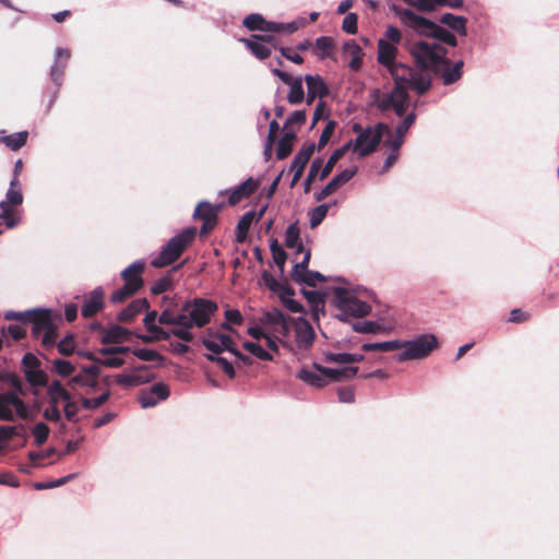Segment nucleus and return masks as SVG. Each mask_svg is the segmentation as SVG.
Masks as SVG:
<instances>
[{
    "mask_svg": "<svg viewBox=\"0 0 559 559\" xmlns=\"http://www.w3.org/2000/svg\"><path fill=\"white\" fill-rule=\"evenodd\" d=\"M260 321L269 326L284 347L289 350L307 349L314 341V330L311 323L302 317L293 319L280 309L273 308L263 313Z\"/></svg>",
    "mask_w": 559,
    "mask_h": 559,
    "instance_id": "f257e3e1",
    "label": "nucleus"
},
{
    "mask_svg": "<svg viewBox=\"0 0 559 559\" xmlns=\"http://www.w3.org/2000/svg\"><path fill=\"white\" fill-rule=\"evenodd\" d=\"M409 52L417 67L425 68L430 74L438 75L443 85H451L462 78V60L452 63L448 58L445 47H438L433 43H414Z\"/></svg>",
    "mask_w": 559,
    "mask_h": 559,
    "instance_id": "f03ea898",
    "label": "nucleus"
},
{
    "mask_svg": "<svg viewBox=\"0 0 559 559\" xmlns=\"http://www.w3.org/2000/svg\"><path fill=\"white\" fill-rule=\"evenodd\" d=\"M395 14L400 21L413 28L420 36H425V39L418 43H433L438 47H444L442 44H447L451 47L457 45L456 37L442 26L437 25L430 20L414 13L409 9H397L393 7Z\"/></svg>",
    "mask_w": 559,
    "mask_h": 559,
    "instance_id": "7ed1b4c3",
    "label": "nucleus"
},
{
    "mask_svg": "<svg viewBox=\"0 0 559 559\" xmlns=\"http://www.w3.org/2000/svg\"><path fill=\"white\" fill-rule=\"evenodd\" d=\"M181 308L186 313L185 326L173 329V334L183 342H191L193 334L190 330L193 326L202 328L207 324L217 310V305L209 299L194 298L186 301Z\"/></svg>",
    "mask_w": 559,
    "mask_h": 559,
    "instance_id": "20e7f679",
    "label": "nucleus"
},
{
    "mask_svg": "<svg viewBox=\"0 0 559 559\" xmlns=\"http://www.w3.org/2000/svg\"><path fill=\"white\" fill-rule=\"evenodd\" d=\"M195 235L197 229L194 227H187L171 237L160 248V251L152 258V266L160 269L173 264L192 245Z\"/></svg>",
    "mask_w": 559,
    "mask_h": 559,
    "instance_id": "39448f33",
    "label": "nucleus"
},
{
    "mask_svg": "<svg viewBox=\"0 0 559 559\" xmlns=\"http://www.w3.org/2000/svg\"><path fill=\"white\" fill-rule=\"evenodd\" d=\"M332 294L333 305L338 311L335 317L341 321H348L350 318H362L371 312V306L361 300L355 290L335 287Z\"/></svg>",
    "mask_w": 559,
    "mask_h": 559,
    "instance_id": "423d86ee",
    "label": "nucleus"
},
{
    "mask_svg": "<svg viewBox=\"0 0 559 559\" xmlns=\"http://www.w3.org/2000/svg\"><path fill=\"white\" fill-rule=\"evenodd\" d=\"M388 70L395 82V86L413 88L419 95L425 94L431 87V74L423 67L413 69L406 64L395 62Z\"/></svg>",
    "mask_w": 559,
    "mask_h": 559,
    "instance_id": "0eeeda50",
    "label": "nucleus"
},
{
    "mask_svg": "<svg viewBox=\"0 0 559 559\" xmlns=\"http://www.w3.org/2000/svg\"><path fill=\"white\" fill-rule=\"evenodd\" d=\"M400 344L403 350L394 357L397 362L424 359L439 345L436 335L430 333L421 334L414 340L400 341Z\"/></svg>",
    "mask_w": 559,
    "mask_h": 559,
    "instance_id": "6e6552de",
    "label": "nucleus"
},
{
    "mask_svg": "<svg viewBox=\"0 0 559 559\" xmlns=\"http://www.w3.org/2000/svg\"><path fill=\"white\" fill-rule=\"evenodd\" d=\"M353 130L357 133L354 141V150L362 157L376 151L384 135V132H389V126L383 122H379L373 127H367L364 129L360 124L356 123L354 124Z\"/></svg>",
    "mask_w": 559,
    "mask_h": 559,
    "instance_id": "1a4fd4ad",
    "label": "nucleus"
},
{
    "mask_svg": "<svg viewBox=\"0 0 559 559\" xmlns=\"http://www.w3.org/2000/svg\"><path fill=\"white\" fill-rule=\"evenodd\" d=\"M372 96L379 110L386 111L392 108L399 117L404 116L409 100L405 86H394L391 92L383 94L381 98L380 91L373 90Z\"/></svg>",
    "mask_w": 559,
    "mask_h": 559,
    "instance_id": "9d476101",
    "label": "nucleus"
},
{
    "mask_svg": "<svg viewBox=\"0 0 559 559\" xmlns=\"http://www.w3.org/2000/svg\"><path fill=\"white\" fill-rule=\"evenodd\" d=\"M32 419V412L25 402L13 392L0 393V420L12 421L15 417Z\"/></svg>",
    "mask_w": 559,
    "mask_h": 559,
    "instance_id": "9b49d317",
    "label": "nucleus"
},
{
    "mask_svg": "<svg viewBox=\"0 0 559 559\" xmlns=\"http://www.w3.org/2000/svg\"><path fill=\"white\" fill-rule=\"evenodd\" d=\"M21 364L25 379L32 386H46L48 384V376L40 368V361L34 354H25Z\"/></svg>",
    "mask_w": 559,
    "mask_h": 559,
    "instance_id": "f8f14e48",
    "label": "nucleus"
},
{
    "mask_svg": "<svg viewBox=\"0 0 559 559\" xmlns=\"http://www.w3.org/2000/svg\"><path fill=\"white\" fill-rule=\"evenodd\" d=\"M70 57H71V51L68 48H61V47L56 48L55 60H53L52 66L50 67V72H49L50 80L56 85V91L53 92V94L50 98L49 107L55 103V99L57 98V95H58V90L61 87V85L63 83L64 71H66L67 63H68Z\"/></svg>",
    "mask_w": 559,
    "mask_h": 559,
    "instance_id": "ddd939ff",
    "label": "nucleus"
},
{
    "mask_svg": "<svg viewBox=\"0 0 559 559\" xmlns=\"http://www.w3.org/2000/svg\"><path fill=\"white\" fill-rule=\"evenodd\" d=\"M202 344L206 349L214 354H221L227 350L231 353L235 357H237L239 360L243 361L245 364L250 361V358L248 356L243 355L235 347V343L229 335L216 334L214 340L204 338L202 341Z\"/></svg>",
    "mask_w": 559,
    "mask_h": 559,
    "instance_id": "4468645a",
    "label": "nucleus"
},
{
    "mask_svg": "<svg viewBox=\"0 0 559 559\" xmlns=\"http://www.w3.org/2000/svg\"><path fill=\"white\" fill-rule=\"evenodd\" d=\"M272 73L277 76L283 83L289 86V93L287 95V100L292 105L300 104L305 98V92L302 86V81L305 80L301 75L292 76L290 74L280 70L272 69Z\"/></svg>",
    "mask_w": 559,
    "mask_h": 559,
    "instance_id": "2eb2a0df",
    "label": "nucleus"
},
{
    "mask_svg": "<svg viewBox=\"0 0 559 559\" xmlns=\"http://www.w3.org/2000/svg\"><path fill=\"white\" fill-rule=\"evenodd\" d=\"M170 395L169 386L165 382L154 383L148 390L142 391L138 401L142 408H151Z\"/></svg>",
    "mask_w": 559,
    "mask_h": 559,
    "instance_id": "dca6fc26",
    "label": "nucleus"
},
{
    "mask_svg": "<svg viewBox=\"0 0 559 559\" xmlns=\"http://www.w3.org/2000/svg\"><path fill=\"white\" fill-rule=\"evenodd\" d=\"M254 57L260 60L271 55V46H275V39L271 35H252L250 38L240 39Z\"/></svg>",
    "mask_w": 559,
    "mask_h": 559,
    "instance_id": "f3484780",
    "label": "nucleus"
},
{
    "mask_svg": "<svg viewBox=\"0 0 559 559\" xmlns=\"http://www.w3.org/2000/svg\"><path fill=\"white\" fill-rule=\"evenodd\" d=\"M358 171L356 165L346 168L334 176L330 182L320 191L314 192L313 197L317 202H321L326 199L330 194L335 192L338 188L347 183Z\"/></svg>",
    "mask_w": 559,
    "mask_h": 559,
    "instance_id": "a211bd4d",
    "label": "nucleus"
},
{
    "mask_svg": "<svg viewBox=\"0 0 559 559\" xmlns=\"http://www.w3.org/2000/svg\"><path fill=\"white\" fill-rule=\"evenodd\" d=\"M259 187V180L249 177L233 189L221 191L219 194H228V203L236 205L241 200L250 197Z\"/></svg>",
    "mask_w": 559,
    "mask_h": 559,
    "instance_id": "6ab92c4d",
    "label": "nucleus"
},
{
    "mask_svg": "<svg viewBox=\"0 0 559 559\" xmlns=\"http://www.w3.org/2000/svg\"><path fill=\"white\" fill-rule=\"evenodd\" d=\"M144 270V260H136L133 263H131L121 272V277L124 281V284H130L131 286L135 287L136 292H139L144 285V281L142 278Z\"/></svg>",
    "mask_w": 559,
    "mask_h": 559,
    "instance_id": "aec40b11",
    "label": "nucleus"
},
{
    "mask_svg": "<svg viewBox=\"0 0 559 559\" xmlns=\"http://www.w3.org/2000/svg\"><path fill=\"white\" fill-rule=\"evenodd\" d=\"M319 368H321V366L318 364H313L312 368L302 367L296 373V378L313 388H323L328 384V381L320 372Z\"/></svg>",
    "mask_w": 559,
    "mask_h": 559,
    "instance_id": "412c9836",
    "label": "nucleus"
},
{
    "mask_svg": "<svg viewBox=\"0 0 559 559\" xmlns=\"http://www.w3.org/2000/svg\"><path fill=\"white\" fill-rule=\"evenodd\" d=\"M104 290L102 287L95 288L85 299L81 313L84 318H91L103 308Z\"/></svg>",
    "mask_w": 559,
    "mask_h": 559,
    "instance_id": "4be33fe9",
    "label": "nucleus"
},
{
    "mask_svg": "<svg viewBox=\"0 0 559 559\" xmlns=\"http://www.w3.org/2000/svg\"><path fill=\"white\" fill-rule=\"evenodd\" d=\"M0 219L9 229H13L21 224L22 215L15 205L2 200L0 201Z\"/></svg>",
    "mask_w": 559,
    "mask_h": 559,
    "instance_id": "5701e85b",
    "label": "nucleus"
},
{
    "mask_svg": "<svg viewBox=\"0 0 559 559\" xmlns=\"http://www.w3.org/2000/svg\"><path fill=\"white\" fill-rule=\"evenodd\" d=\"M319 370L329 383L330 381H340L342 379L354 378L358 372V367L345 366L338 368H328L321 366Z\"/></svg>",
    "mask_w": 559,
    "mask_h": 559,
    "instance_id": "b1692460",
    "label": "nucleus"
},
{
    "mask_svg": "<svg viewBox=\"0 0 559 559\" xmlns=\"http://www.w3.org/2000/svg\"><path fill=\"white\" fill-rule=\"evenodd\" d=\"M158 316L156 311H148L143 319V323L151 334H155V340H169L174 335L173 329L167 331L157 325L155 322L158 321Z\"/></svg>",
    "mask_w": 559,
    "mask_h": 559,
    "instance_id": "393cba45",
    "label": "nucleus"
},
{
    "mask_svg": "<svg viewBox=\"0 0 559 559\" xmlns=\"http://www.w3.org/2000/svg\"><path fill=\"white\" fill-rule=\"evenodd\" d=\"M397 48L388 43V40L379 39L378 40V61L383 64L385 68H389L393 63L396 62Z\"/></svg>",
    "mask_w": 559,
    "mask_h": 559,
    "instance_id": "a878e982",
    "label": "nucleus"
},
{
    "mask_svg": "<svg viewBox=\"0 0 559 559\" xmlns=\"http://www.w3.org/2000/svg\"><path fill=\"white\" fill-rule=\"evenodd\" d=\"M185 322L186 313L185 311H182V308H180V311L176 313L169 307H167L158 316V323L164 325H171V329L185 326Z\"/></svg>",
    "mask_w": 559,
    "mask_h": 559,
    "instance_id": "bb28decb",
    "label": "nucleus"
},
{
    "mask_svg": "<svg viewBox=\"0 0 559 559\" xmlns=\"http://www.w3.org/2000/svg\"><path fill=\"white\" fill-rule=\"evenodd\" d=\"M148 307L150 305L146 298L135 299L118 314V320L122 322L131 321L136 314Z\"/></svg>",
    "mask_w": 559,
    "mask_h": 559,
    "instance_id": "cd10ccee",
    "label": "nucleus"
},
{
    "mask_svg": "<svg viewBox=\"0 0 559 559\" xmlns=\"http://www.w3.org/2000/svg\"><path fill=\"white\" fill-rule=\"evenodd\" d=\"M39 311L34 314L31 322L33 323L32 333L34 335H38L39 333H44L45 331L51 329L53 326L49 310L38 309Z\"/></svg>",
    "mask_w": 559,
    "mask_h": 559,
    "instance_id": "c85d7f7f",
    "label": "nucleus"
},
{
    "mask_svg": "<svg viewBox=\"0 0 559 559\" xmlns=\"http://www.w3.org/2000/svg\"><path fill=\"white\" fill-rule=\"evenodd\" d=\"M307 84V92H311V95H318L319 98H323L329 94V87L324 80L319 74H306L304 76Z\"/></svg>",
    "mask_w": 559,
    "mask_h": 559,
    "instance_id": "c756f323",
    "label": "nucleus"
},
{
    "mask_svg": "<svg viewBox=\"0 0 559 559\" xmlns=\"http://www.w3.org/2000/svg\"><path fill=\"white\" fill-rule=\"evenodd\" d=\"M47 395L49 403L57 406L60 401L67 402L71 397V394L63 388L59 380H53L48 385Z\"/></svg>",
    "mask_w": 559,
    "mask_h": 559,
    "instance_id": "7c9ffc66",
    "label": "nucleus"
},
{
    "mask_svg": "<svg viewBox=\"0 0 559 559\" xmlns=\"http://www.w3.org/2000/svg\"><path fill=\"white\" fill-rule=\"evenodd\" d=\"M343 49L352 57L348 64L349 68L355 71L360 69L364 55L361 47L355 40H349L344 44Z\"/></svg>",
    "mask_w": 559,
    "mask_h": 559,
    "instance_id": "2f4dec72",
    "label": "nucleus"
},
{
    "mask_svg": "<svg viewBox=\"0 0 559 559\" xmlns=\"http://www.w3.org/2000/svg\"><path fill=\"white\" fill-rule=\"evenodd\" d=\"M296 140V131L289 130L284 133L277 143V159L286 158L293 151V143Z\"/></svg>",
    "mask_w": 559,
    "mask_h": 559,
    "instance_id": "473e14b6",
    "label": "nucleus"
},
{
    "mask_svg": "<svg viewBox=\"0 0 559 559\" xmlns=\"http://www.w3.org/2000/svg\"><path fill=\"white\" fill-rule=\"evenodd\" d=\"M27 138V131H20L12 134L1 135L0 141L11 151H19L26 144Z\"/></svg>",
    "mask_w": 559,
    "mask_h": 559,
    "instance_id": "72a5a7b5",
    "label": "nucleus"
},
{
    "mask_svg": "<svg viewBox=\"0 0 559 559\" xmlns=\"http://www.w3.org/2000/svg\"><path fill=\"white\" fill-rule=\"evenodd\" d=\"M440 22L457 32L460 35H466V19L464 16L444 13L440 17Z\"/></svg>",
    "mask_w": 559,
    "mask_h": 559,
    "instance_id": "f704fd0d",
    "label": "nucleus"
},
{
    "mask_svg": "<svg viewBox=\"0 0 559 559\" xmlns=\"http://www.w3.org/2000/svg\"><path fill=\"white\" fill-rule=\"evenodd\" d=\"M3 200L12 205H15L16 207L23 203L24 197L19 179L12 178Z\"/></svg>",
    "mask_w": 559,
    "mask_h": 559,
    "instance_id": "c9c22d12",
    "label": "nucleus"
},
{
    "mask_svg": "<svg viewBox=\"0 0 559 559\" xmlns=\"http://www.w3.org/2000/svg\"><path fill=\"white\" fill-rule=\"evenodd\" d=\"M255 217V212H247L238 222L236 227V241L243 242L247 239L250 226Z\"/></svg>",
    "mask_w": 559,
    "mask_h": 559,
    "instance_id": "e433bc0d",
    "label": "nucleus"
},
{
    "mask_svg": "<svg viewBox=\"0 0 559 559\" xmlns=\"http://www.w3.org/2000/svg\"><path fill=\"white\" fill-rule=\"evenodd\" d=\"M297 28H298V25L296 22L281 23V22H273V21L264 20V24L262 26V32L292 34V33L296 32Z\"/></svg>",
    "mask_w": 559,
    "mask_h": 559,
    "instance_id": "4c0bfd02",
    "label": "nucleus"
},
{
    "mask_svg": "<svg viewBox=\"0 0 559 559\" xmlns=\"http://www.w3.org/2000/svg\"><path fill=\"white\" fill-rule=\"evenodd\" d=\"M331 205L332 204L323 203L309 211L308 216L311 228H314L322 223L328 215Z\"/></svg>",
    "mask_w": 559,
    "mask_h": 559,
    "instance_id": "58836bf2",
    "label": "nucleus"
},
{
    "mask_svg": "<svg viewBox=\"0 0 559 559\" xmlns=\"http://www.w3.org/2000/svg\"><path fill=\"white\" fill-rule=\"evenodd\" d=\"M69 384L72 388L82 386V388H90L92 390H96L98 382L93 377L84 373L83 371H80L78 374L73 376L70 379Z\"/></svg>",
    "mask_w": 559,
    "mask_h": 559,
    "instance_id": "ea45409f",
    "label": "nucleus"
},
{
    "mask_svg": "<svg viewBox=\"0 0 559 559\" xmlns=\"http://www.w3.org/2000/svg\"><path fill=\"white\" fill-rule=\"evenodd\" d=\"M193 217L202 221L217 218V209L212 206L209 202L202 201L197 205Z\"/></svg>",
    "mask_w": 559,
    "mask_h": 559,
    "instance_id": "a19ab883",
    "label": "nucleus"
},
{
    "mask_svg": "<svg viewBox=\"0 0 559 559\" xmlns=\"http://www.w3.org/2000/svg\"><path fill=\"white\" fill-rule=\"evenodd\" d=\"M365 352L382 350L389 352L394 349H401L400 340L379 342V343H365L361 346Z\"/></svg>",
    "mask_w": 559,
    "mask_h": 559,
    "instance_id": "79ce46f5",
    "label": "nucleus"
},
{
    "mask_svg": "<svg viewBox=\"0 0 559 559\" xmlns=\"http://www.w3.org/2000/svg\"><path fill=\"white\" fill-rule=\"evenodd\" d=\"M270 250L272 252V257L274 263L278 266L280 271H284V266L286 263L287 254L285 250L280 246L277 239H273L270 245Z\"/></svg>",
    "mask_w": 559,
    "mask_h": 559,
    "instance_id": "37998d69",
    "label": "nucleus"
},
{
    "mask_svg": "<svg viewBox=\"0 0 559 559\" xmlns=\"http://www.w3.org/2000/svg\"><path fill=\"white\" fill-rule=\"evenodd\" d=\"M75 369V366L69 360L58 358L52 361V370L60 377H70Z\"/></svg>",
    "mask_w": 559,
    "mask_h": 559,
    "instance_id": "c03bdc74",
    "label": "nucleus"
},
{
    "mask_svg": "<svg viewBox=\"0 0 559 559\" xmlns=\"http://www.w3.org/2000/svg\"><path fill=\"white\" fill-rule=\"evenodd\" d=\"M243 346L250 354L261 360H273V355L255 342H246Z\"/></svg>",
    "mask_w": 559,
    "mask_h": 559,
    "instance_id": "a18cd8bd",
    "label": "nucleus"
},
{
    "mask_svg": "<svg viewBox=\"0 0 559 559\" xmlns=\"http://www.w3.org/2000/svg\"><path fill=\"white\" fill-rule=\"evenodd\" d=\"M354 331L358 333H371L376 334L383 331L380 323L376 321H358L353 324Z\"/></svg>",
    "mask_w": 559,
    "mask_h": 559,
    "instance_id": "49530a36",
    "label": "nucleus"
},
{
    "mask_svg": "<svg viewBox=\"0 0 559 559\" xmlns=\"http://www.w3.org/2000/svg\"><path fill=\"white\" fill-rule=\"evenodd\" d=\"M136 293L138 292L135 290V287L131 286L130 284H124L122 287L118 288L111 294L110 300L114 304L122 302L123 300L133 296Z\"/></svg>",
    "mask_w": 559,
    "mask_h": 559,
    "instance_id": "de8ad7c7",
    "label": "nucleus"
},
{
    "mask_svg": "<svg viewBox=\"0 0 559 559\" xmlns=\"http://www.w3.org/2000/svg\"><path fill=\"white\" fill-rule=\"evenodd\" d=\"M109 396H110V392L106 391V392H104L102 395H99L97 397H92V399H90V397H82V406L85 409H90V411L97 409L104 403L107 402Z\"/></svg>",
    "mask_w": 559,
    "mask_h": 559,
    "instance_id": "09e8293b",
    "label": "nucleus"
},
{
    "mask_svg": "<svg viewBox=\"0 0 559 559\" xmlns=\"http://www.w3.org/2000/svg\"><path fill=\"white\" fill-rule=\"evenodd\" d=\"M264 20L260 13H251L243 19L242 25L249 31H262Z\"/></svg>",
    "mask_w": 559,
    "mask_h": 559,
    "instance_id": "8fccbe9b",
    "label": "nucleus"
},
{
    "mask_svg": "<svg viewBox=\"0 0 559 559\" xmlns=\"http://www.w3.org/2000/svg\"><path fill=\"white\" fill-rule=\"evenodd\" d=\"M38 311L39 310H34V309L26 310V311L10 310V311L4 312V319L5 320H15V321H21V322L26 323V322H31L34 314H36V312H38Z\"/></svg>",
    "mask_w": 559,
    "mask_h": 559,
    "instance_id": "3c124183",
    "label": "nucleus"
},
{
    "mask_svg": "<svg viewBox=\"0 0 559 559\" xmlns=\"http://www.w3.org/2000/svg\"><path fill=\"white\" fill-rule=\"evenodd\" d=\"M300 230L296 223L288 225L285 231V245L293 249L299 243Z\"/></svg>",
    "mask_w": 559,
    "mask_h": 559,
    "instance_id": "603ef678",
    "label": "nucleus"
},
{
    "mask_svg": "<svg viewBox=\"0 0 559 559\" xmlns=\"http://www.w3.org/2000/svg\"><path fill=\"white\" fill-rule=\"evenodd\" d=\"M75 477H76V474H69L67 476H63L61 478H57V479H53V480H50L47 483H37V484H35L34 487L37 490L51 489V488L60 487Z\"/></svg>",
    "mask_w": 559,
    "mask_h": 559,
    "instance_id": "864d4df0",
    "label": "nucleus"
},
{
    "mask_svg": "<svg viewBox=\"0 0 559 559\" xmlns=\"http://www.w3.org/2000/svg\"><path fill=\"white\" fill-rule=\"evenodd\" d=\"M316 48L321 51L320 59L330 56L333 48V39L329 36H321L316 40Z\"/></svg>",
    "mask_w": 559,
    "mask_h": 559,
    "instance_id": "5fc2aeb1",
    "label": "nucleus"
},
{
    "mask_svg": "<svg viewBox=\"0 0 559 559\" xmlns=\"http://www.w3.org/2000/svg\"><path fill=\"white\" fill-rule=\"evenodd\" d=\"M49 432L50 429L45 423L36 424L32 430L36 444H43L47 440Z\"/></svg>",
    "mask_w": 559,
    "mask_h": 559,
    "instance_id": "6e6d98bb",
    "label": "nucleus"
},
{
    "mask_svg": "<svg viewBox=\"0 0 559 559\" xmlns=\"http://www.w3.org/2000/svg\"><path fill=\"white\" fill-rule=\"evenodd\" d=\"M0 381L8 382L14 389L13 393H15L16 395L25 394L23 381L17 376L13 373H5L4 376H1Z\"/></svg>",
    "mask_w": 559,
    "mask_h": 559,
    "instance_id": "4d7b16f0",
    "label": "nucleus"
},
{
    "mask_svg": "<svg viewBox=\"0 0 559 559\" xmlns=\"http://www.w3.org/2000/svg\"><path fill=\"white\" fill-rule=\"evenodd\" d=\"M384 134H386L384 145L390 147L393 152L397 153V151L404 143V135L396 132L393 135L390 129L389 132H384Z\"/></svg>",
    "mask_w": 559,
    "mask_h": 559,
    "instance_id": "13d9d810",
    "label": "nucleus"
},
{
    "mask_svg": "<svg viewBox=\"0 0 559 559\" xmlns=\"http://www.w3.org/2000/svg\"><path fill=\"white\" fill-rule=\"evenodd\" d=\"M171 284L173 281L169 276L159 277L152 284L151 292L153 295L163 294L170 288Z\"/></svg>",
    "mask_w": 559,
    "mask_h": 559,
    "instance_id": "bf43d9fd",
    "label": "nucleus"
},
{
    "mask_svg": "<svg viewBox=\"0 0 559 559\" xmlns=\"http://www.w3.org/2000/svg\"><path fill=\"white\" fill-rule=\"evenodd\" d=\"M357 22L358 15L353 12L348 13L343 20L342 29L347 34L354 35L358 31Z\"/></svg>",
    "mask_w": 559,
    "mask_h": 559,
    "instance_id": "052dcab7",
    "label": "nucleus"
},
{
    "mask_svg": "<svg viewBox=\"0 0 559 559\" xmlns=\"http://www.w3.org/2000/svg\"><path fill=\"white\" fill-rule=\"evenodd\" d=\"M322 166V159L316 158L309 169L308 176L304 182V192L308 193L310 191V182L316 178L318 175L319 169Z\"/></svg>",
    "mask_w": 559,
    "mask_h": 559,
    "instance_id": "680f3d73",
    "label": "nucleus"
},
{
    "mask_svg": "<svg viewBox=\"0 0 559 559\" xmlns=\"http://www.w3.org/2000/svg\"><path fill=\"white\" fill-rule=\"evenodd\" d=\"M324 360L326 362L337 364L341 367L348 366V353H324Z\"/></svg>",
    "mask_w": 559,
    "mask_h": 559,
    "instance_id": "e2e57ef3",
    "label": "nucleus"
},
{
    "mask_svg": "<svg viewBox=\"0 0 559 559\" xmlns=\"http://www.w3.org/2000/svg\"><path fill=\"white\" fill-rule=\"evenodd\" d=\"M335 121L333 120H330L324 129L322 130V133L320 135V139H319V142H318V148L321 150L323 146L326 145V143L329 142V140L331 139L333 132H334V129H335Z\"/></svg>",
    "mask_w": 559,
    "mask_h": 559,
    "instance_id": "0e129e2a",
    "label": "nucleus"
},
{
    "mask_svg": "<svg viewBox=\"0 0 559 559\" xmlns=\"http://www.w3.org/2000/svg\"><path fill=\"white\" fill-rule=\"evenodd\" d=\"M340 158V152L334 151L319 175L320 180L325 179L330 175Z\"/></svg>",
    "mask_w": 559,
    "mask_h": 559,
    "instance_id": "69168bd1",
    "label": "nucleus"
},
{
    "mask_svg": "<svg viewBox=\"0 0 559 559\" xmlns=\"http://www.w3.org/2000/svg\"><path fill=\"white\" fill-rule=\"evenodd\" d=\"M281 300L285 308L288 309L290 312L298 313L302 312L304 310L302 305L299 301L292 298L289 295H282Z\"/></svg>",
    "mask_w": 559,
    "mask_h": 559,
    "instance_id": "338daca9",
    "label": "nucleus"
},
{
    "mask_svg": "<svg viewBox=\"0 0 559 559\" xmlns=\"http://www.w3.org/2000/svg\"><path fill=\"white\" fill-rule=\"evenodd\" d=\"M325 282V277L318 271H310L306 273L304 278H301V283L308 285V286H316L317 283H323Z\"/></svg>",
    "mask_w": 559,
    "mask_h": 559,
    "instance_id": "774afa93",
    "label": "nucleus"
}]
</instances>
